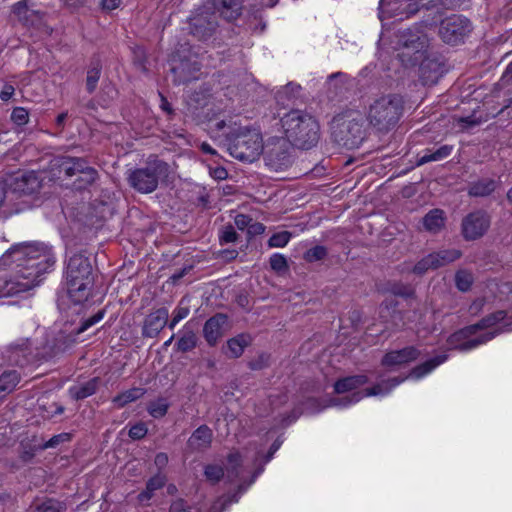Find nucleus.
<instances>
[{"instance_id":"6ab92c4d","label":"nucleus","mask_w":512,"mask_h":512,"mask_svg":"<svg viewBox=\"0 0 512 512\" xmlns=\"http://www.w3.org/2000/svg\"><path fill=\"white\" fill-rule=\"evenodd\" d=\"M41 186L42 180L34 171L21 174L15 178L14 182V190L26 195L38 192Z\"/></svg>"},{"instance_id":"774afa93","label":"nucleus","mask_w":512,"mask_h":512,"mask_svg":"<svg viewBox=\"0 0 512 512\" xmlns=\"http://www.w3.org/2000/svg\"><path fill=\"white\" fill-rule=\"evenodd\" d=\"M484 304V299H477L470 305L469 311L473 314H477L482 310Z\"/></svg>"},{"instance_id":"1a4fd4ad","label":"nucleus","mask_w":512,"mask_h":512,"mask_svg":"<svg viewBox=\"0 0 512 512\" xmlns=\"http://www.w3.org/2000/svg\"><path fill=\"white\" fill-rule=\"evenodd\" d=\"M475 327L476 326L469 325L450 335L447 339L449 348L466 352L487 343L495 337V333L487 332L473 338L477 333Z\"/></svg>"},{"instance_id":"680f3d73","label":"nucleus","mask_w":512,"mask_h":512,"mask_svg":"<svg viewBox=\"0 0 512 512\" xmlns=\"http://www.w3.org/2000/svg\"><path fill=\"white\" fill-rule=\"evenodd\" d=\"M121 0H101V7L104 11H112L119 7Z\"/></svg>"},{"instance_id":"473e14b6","label":"nucleus","mask_w":512,"mask_h":512,"mask_svg":"<svg viewBox=\"0 0 512 512\" xmlns=\"http://www.w3.org/2000/svg\"><path fill=\"white\" fill-rule=\"evenodd\" d=\"M430 254L436 268L448 265L462 256V252L458 249H444Z\"/></svg>"},{"instance_id":"338daca9","label":"nucleus","mask_w":512,"mask_h":512,"mask_svg":"<svg viewBox=\"0 0 512 512\" xmlns=\"http://www.w3.org/2000/svg\"><path fill=\"white\" fill-rule=\"evenodd\" d=\"M154 463L160 469L165 467L167 465V463H168V456H167V454L166 453H158L155 456Z\"/></svg>"},{"instance_id":"4c0bfd02","label":"nucleus","mask_w":512,"mask_h":512,"mask_svg":"<svg viewBox=\"0 0 512 512\" xmlns=\"http://www.w3.org/2000/svg\"><path fill=\"white\" fill-rule=\"evenodd\" d=\"M101 75V65L98 61L92 63L87 71L86 89L88 93H93L97 87Z\"/></svg>"},{"instance_id":"f3484780","label":"nucleus","mask_w":512,"mask_h":512,"mask_svg":"<svg viewBox=\"0 0 512 512\" xmlns=\"http://www.w3.org/2000/svg\"><path fill=\"white\" fill-rule=\"evenodd\" d=\"M440 0H399L392 7L391 11L394 12L395 16H399L402 19L403 16L409 17L418 12L421 8L430 9L434 7Z\"/></svg>"},{"instance_id":"052dcab7","label":"nucleus","mask_w":512,"mask_h":512,"mask_svg":"<svg viewBox=\"0 0 512 512\" xmlns=\"http://www.w3.org/2000/svg\"><path fill=\"white\" fill-rule=\"evenodd\" d=\"M31 0H22V1H19L17 2L14 6H13V11L16 15H18L19 17H26V13H27V9H25V3H30Z\"/></svg>"},{"instance_id":"13d9d810","label":"nucleus","mask_w":512,"mask_h":512,"mask_svg":"<svg viewBox=\"0 0 512 512\" xmlns=\"http://www.w3.org/2000/svg\"><path fill=\"white\" fill-rule=\"evenodd\" d=\"M300 89L301 87L299 85L289 83L282 89L280 95H285L287 97L296 96L299 93Z\"/></svg>"},{"instance_id":"37998d69","label":"nucleus","mask_w":512,"mask_h":512,"mask_svg":"<svg viewBox=\"0 0 512 512\" xmlns=\"http://www.w3.org/2000/svg\"><path fill=\"white\" fill-rule=\"evenodd\" d=\"M196 335L191 332H185L177 342V349L182 352L192 350L196 346Z\"/></svg>"},{"instance_id":"c85d7f7f","label":"nucleus","mask_w":512,"mask_h":512,"mask_svg":"<svg viewBox=\"0 0 512 512\" xmlns=\"http://www.w3.org/2000/svg\"><path fill=\"white\" fill-rule=\"evenodd\" d=\"M447 358L448 356L446 354L437 355L414 367L410 372V376L415 379H420L433 371L437 366L444 363Z\"/></svg>"},{"instance_id":"c9c22d12","label":"nucleus","mask_w":512,"mask_h":512,"mask_svg":"<svg viewBox=\"0 0 512 512\" xmlns=\"http://www.w3.org/2000/svg\"><path fill=\"white\" fill-rule=\"evenodd\" d=\"M20 377L16 371H7L0 376V391L5 396L10 394L17 384L19 383Z\"/></svg>"},{"instance_id":"9b49d317","label":"nucleus","mask_w":512,"mask_h":512,"mask_svg":"<svg viewBox=\"0 0 512 512\" xmlns=\"http://www.w3.org/2000/svg\"><path fill=\"white\" fill-rule=\"evenodd\" d=\"M217 27L215 12L208 7L199 8L189 19L190 33L199 40L212 36Z\"/></svg>"},{"instance_id":"2f4dec72","label":"nucleus","mask_w":512,"mask_h":512,"mask_svg":"<svg viewBox=\"0 0 512 512\" xmlns=\"http://www.w3.org/2000/svg\"><path fill=\"white\" fill-rule=\"evenodd\" d=\"M146 393V389L142 387H133L128 389L112 399V402L119 408H123L127 404L134 402L141 397H143Z\"/></svg>"},{"instance_id":"f8f14e48","label":"nucleus","mask_w":512,"mask_h":512,"mask_svg":"<svg viewBox=\"0 0 512 512\" xmlns=\"http://www.w3.org/2000/svg\"><path fill=\"white\" fill-rule=\"evenodd\" d=\"M490 222V216L483 210L469 213L461 224L464 239L471 241L481 238L489 229Z\"/></svg>"},{"instance_id":"0eeeda50","label":"nucleus","mask_w":512,"mask_h":512,"mask_svg":"<svg viewBox=\"0 0 512 512\" xmlns=\"http://www.w3.org/2000/svg\"><path fill=\"white\" fill-rule=\"evenodd\" d=\"M228 151L238 160L255 161L264 151L261 133L255 129L239 128L229 137Z\"/></svg>"},{"instance_id":"39448f33","label":"nucleus","mask_w":512,"mask_h":512,"mask_svg":"<svg viewBox=\"0 0 512 512\" xmlns=\"http://www.w3.org/2000/svg\"><path fill=\"white\" fill-rule=\"evenodd\" d=\"M332 138L347 149L358 148L365 139L364 119L359 112H349L336 116L331 126Z\"/></svg>"},{"instance_id":"a18cd8bd","label":"nucleus","mask_w":512,"mask_h":512,"mask_svg":"<svg viewBox=\"0 0 512 512\" xmlns=\"http://www.w3.org/2000/svg\"><path fill=\"white\" fill-rule=\"evenodd\" d=\"M327 256V249L322 245H316L308 249L304 254V259L309 262H316L323 260Z\"/></svg>"},{"instance_id":"7c9ffc66","label":"nucleus","mask_w":512,"mask_h":512,"mask_svg":"<svg viewBox=\"0 0 512 512\" xmlns=\"http://www.w3.org/2000/svg\"><path fill=\"white\" fill-rule=\"evenodd\" d=\"M453 150L451 145H443L432 151L427 149L421 157L417 159L416 165L421 166L429 162H436L447 158Z\"/></svg>"},{"instance_id":"bf43d9fd","label":"nucleus","mask_w":512,"mask_h":512,"mask_svg":"<svg viewBox=\"0 0 512 512\" xmlns=\"http://www.w3.org/2000/svg\"><path fill=\"white\" fill-rule=\"evenodd\" d=\"M265 226L262 223L259 222H251L250 226L247 229V233L250 236L260 235L264 233Z\"/></svg>"},{"instance_id":"79ce46f5","label":"nucleus","mask_w":512,"mask_h":512,"mask_svg":"<svg viewBox=\"0 0 512 512\" xmlns=\"http://www.w3.org/2000/svg\"><path fill=\"white\" fill-rule=\"evenodd\" d=\"M204 475L212 483L219 482L224 476V469L220 465L208 464L205 466Z\"/></svg>"},{"instance_id":"e433bc0d","label":"nucleus","mask_w":512,"mask_h":512,"mask_svg":"<svg viewBox=\"0 0 512 512\" xmlns=\"http://www.w3.org/2000/svg\"><path fill=\"white\" fill-rule=\"evenodd\" d=\"M77 176L78 178L74 182V186L77 189H85L96 181L98 173L93 167L87 165V167H85V169Z\"/></svg>"},{"instance_id":"8fccbe9b","label":"nucleus","mask_w":512,"mask_h":512,"mask_svg":"<svg viewBox=\"0 0 512 512\" xmlns=\"http://www.w3.org/2000/svg\"><path fill=\"white\" fill-rule=\"evenodd\" d=\"M104 314H105L104 310H100L93 316L85 319L81 323V325L77 328L76 334H81V333L85 332L86 330H88L93 325L97 324L99 321H101L103 319Z\"/></svg>"},{"instance_id":"49530a36","label":"nucleus","mask_w":512,"mask_h":512,"mask_svg":"<svg viewBox=\"0 0 512 512\" xmlns=\"http://www.w3.org/2000/svg\"><path fill=\"white\" fill-rule=\"evenodd\" d=\"M270 266L277 273H283L288 269L285 256L279 253H275L270 257Z\"/></svg>"},{"instance_id":"bb28decb","label":"nucleus","mask_w":512,"mask_h":512,"mask_svg":"<svg viewBox=\"0 0 512 512\" xmlns=\"http://www.w3.org/2000/svg\"><path fill=\"white\" fill-rule=\"evenodd\" d=\"M250 344L251 337L249 334H239L227 341L226 354L229 358H238Z\"/></svg>"},{"instance_id":"f03ea898","label":"nucleus","mask_w":512,"mask_h":512,"mask_svg":"<svg viewBox=\"0 0 512 512\" xmlns=\"http://www.w3.org/2000/svg\"><path fill=\"white\" fill-rule=\"evenodd\" d=\"M286 141L299 149L308 150L314 147L320 137L317 120L302 110H291L280 118Z\"/></svg>"},{"instance_id":"6e6d98bb","label":"nucleus","mask_w":512,"mask_h":512,"mask_svg":"<svg viewBox=\"0 0 512 512\" xmlns=\"http://www.w3.org/2000/svg\"><path fill=\"white\" fill-rule=\"evenodd\" d=\"M169 512H191V508L184 499L179 498L171 503Z\"/></svg>"},{"instance_id":"4d7b16f0","label":"nucleus","mask_w":512,"mask_h":512,"mask_svg":"<svg viewBox=\"0 0 512 512\" xmlns=\"http://www.w3.org/2000/svg\"><path fill=\"white\" fill-rule=\"evenodd\" d=\"M252 220L253 219L248 215L238 214L234 218V223L239 230H244V229H248Z\"/></svg>"},{"instance_id":"412c9836","label":"nucleus","mask_w":512,"mask_h":512,"mask_svg":"<svg viewBox=\"0 0 512 512\" xmlns=\"http://www.w3.org/2000/svg\"><path fill=\"white\" fill-rule=\"evenodd\" d=\"M227 317L224 314H217L209 318L204 325L203 333L206 341L214 345L222 335V327L226 324Z\"/></svg>"},{"instance_id":"ea45409f","label":"nucleus","mask_w":512,"mask_h":512,"mask_svg":"<svg viewBox=\"0 0 512 512\" xmlns=\"http://www.w3.org/2000/svg\"><path fill=\"white\" fill-rule=\"evenodd\" d=\"M346 80L347 76L342 72L331 74L327 80L328 89L335 95H338L345 88Z\"/></svg>"},{"instance_id":"e2e57ef3","label":"nucleus","mask_w":512,"mask_h":512,"mask_svg":"<svg viewBox=\"0 0 512 512\" xmlns=\"http://www.w3.org/2000/svg\"><path fill=\"white\" fill-rule=\"evenodd\" d=\"M189 312L190 310L188 307L178 306L174 310L173 316L174 318H176V321H181L182 319L186 318L189 315Z\"/></svg>"},{"instance_id":"dca6fc26","label":"nucleus","mask_w":512,"mask_h":512,"mask_svg":"<svg viewBox=\"0 0 512 512\" xmlns=\"http://www.w3.org/2000/svg\"><path fill=\"white\" fill-rule=\"evenodd\" d=\"M504 322L503 326L494 331L495 336L501 332H509L512 331V316H507V312L504 310H499L494 313H491L485 317H483L479 322L473 324V326H476L475 329L478 332L479 330L487 329L490 327L495 326L496 324L500 322Z\"/></svg>"},{"instance_id":"9d476101","label":"nucleus","mask_w":512,"mask_h":512,"mask_svg":"<svg viewBox=\"0 0 512 512\" xmlns=\"http://www.w3.org/2000/svg\"><path fill=\"white\" fill-rule=\"evenodd\" d=\"M404 380H405V378L393 377L391 379L382 381L381 383H378V384H376L375 386H373L371 388H366L364 391L354 392L350 396H346V397H343V398L331 399L329 401L328 406H342V407H346L348 405L357 403L363 397H366V396L386 395L393 388H395L400 383H402Z\"/></svg>"},{"instance_id":"aec40b11","label":"nucleus","mask_w":512,"mask_h":512,"mask_svg":"<svg viewBox=\"0 0 512 512\" xmlns=\"http://www.w3.org/2000/svg\"><path fill=\"white\" fill-rule=\"evenodd\" d=\"M213 432L207 425L199 426L189 437L187 446L193 450H205L211 446Z\"/></svg>"},{"instance_id":"20e7f679","label":"nucleus","mask_w":512,"mask_h":512,"mask_svg":"<svg viewBox=\"0 0 512 512\" xmlns=\"http://www.w3.org/2000/svg\"><path fill=\"white\" fill-rule=\"evenodd\" d=\"M404 99L399 94H385L374 98L368 106L366 119L379 132L394 128L404 112Z\"/></svg>"},{"instance_id":"5701e85b","label":"nucleus","mask_w":512,"mask_h":512,"mask_svg":"<svg viewBox=\"0 0 512 512\" xmlns=\"http://www.w3.org/2000/svg\"><path fill=\"white\" fill-rule=\"evenodd\" d=\"M55 165L58 166L60 172H63L65 176L73 177L79 175L87 167V162L83 158L66 156L56 159Z\"/></svg>"},{"instance_id":"a19ab883","label":"nucleus","mask_w":512,"mask_h":512,"mask_svg":"<svg viewBox=\"0 0 512 512\" xmlns=\"http://www.w3.org/2000/svg\"><path fill=\"white\" fill-rule=\"evenodd\" d=\"M473 280L472 273L467 270H459L455 275V285L462 292H466L471 288Z\"/></svg>"},{"instance_id":"a211bd4d","label":"nucleus","mask_w":512,"mask_h":512,"mask_svg":"<svg viewBox=\"0 0 512 512\" xmlns=\"http://www.w3.org/2000/svg\"><path fill=\"white\" fill-rule=\"evenodd\" d=\"M200 69L201 65L198 61L186 59L179 62L174 61L171 72L175 75L174 82L180 84L195 79V73Z\"/></svg>"},{"instance_id":"4468645a","label":"nucleus","mask_w":512,"mask_h":512,"mask_svg":"<svg viewBox=\"0 0 512 512\" xmlns=\"http://www.w3.org/2000/svg\"><path fill=\"white\" fill-rule=\"evenodd\" d=\"M420 355L421 352L418 348H416L415 346H408L400 350H393L387 352L383 356L381 364L384 367L393 368L415 361L420 357Z\"/></svg>"},{"instance_id":"423d86ee","label":"nucleus","mask_w":512,"mask_h":512,"mask_svg":"<svg viewBox=\"0 0 512 512\" xmlns=\"http://www.w3.org/2000/svg\"><path fill=\"white\" fill-rule=\"evenodd\" d=\"M169 165L158 159L149 158L144 167L131 170L127 180L129 185L139 193L148 194L155 191L161 180L168 177Z\"/></svg>"},{"instance_id":"b1692460","label":"nucleus","mask_w":512,"mask_h":512,"mask_svg":"<svg viewBox=\"0 0 512 512\" xmlns=\"http://www.w3.org/2000/svg\"><path fill=\"white\" fill-rule=\"evenodd\" d=\"M446 222L445 212L442 209H432L422 218L424 229L432 234L439 233L444 227Z\"/></svg>"},{"instance_id":"72a5a7b5","label":"nucleus","mask_w":512,"mask_h":512,"mask_svg":"<svg viewBox=\"0 0 512 512\" xmlns=\"http://www.w3.org/2000/svg\"><path fill=\"white\" fill-rule=\"evenodd\" d=\"M97 382L98 379L93 378L83 385L73 386L70 388V394L77 400L87 398L96 392Z\"/></svg>"},{"instance_id":"864d4df0","label":"nucleus","mask_w":512,"mask_h":512,"mask_svg":"<svg viewBox=\"0 0 512 512\" xmlns=\"http://www.w3.org/2000/svg\"><path fill=\"white\" fill-rule=\"evenodd\" d=\"M11 119L19 126L25 125L29 120V113L23 107H16L12 111Z\"/></svg>"},{"instance_id":"69168bd1","label":"nucleus","mask_w":512,"mask_h":512,"mask_svg":"<svg viewBox=\"0 0 512 512\" xmlns=\"http://www.w3.org/2000/svg\"><path fill=\"white\" fill-rule=\"evenodd\" d=\"M210 174L214 179L218 180H224L228 176L227 170L223 167H216L215 169L211 170Z\"/></svg>"},{"instance_id":"393cba45","label":"nucleus","mask_w":512,"mask_h":512,"mask_svg":"<svg viewBox=\"0 0 512 512\" xmlns=\"http://www.w3.org/2000/svg\"><path fill=\"white\" fill-rule=\"evenodd\" d=\"M496 181L490 178H482L468 186V195L471 197H487L496 190Z\"/></svg>"},{"instance_id":"3c124183","label":"nucleus","mask_w":512,"mask_h":512,"mask_svg":"<svg viewBox=\"0 0 512 512\" xmlns=\"http://www.w3.org/2000/svg\"><path fill=\"white\" fill-rule=\"evenodd\" d=\"M238 239V235L232 225H226L220 232L219 240L221 244L233 243Z\"/></svg>"},{"instance_id":"2eb2a0df","label":"nucleus","mask_w":512,"mask_h":512,"mask_svg":"<svg viewBox=\"0 0 512 512\" xmlns=\"http://www.w3.org/2000/svg\"><path fill=\"white\" fill-rule=\"evenodd\" d=\"M168 316V309L164 307L148 314L143 323L142 335L149 338L156 337L166 326Z\"/></svg>"},{"instance_id":"5fc2aeb1","label":"nucleus","mask_w":512,"mask_h":512,"mask_svg":"<svg viewBox=\"0 0 512 512\" xmlns=\"http://www.w3.org/2000/svg\"><path fill=\"white\" fill-rule=\"evenodd\" d=\"M148 429L146 425L142 422H139L133 425L129 430V437L133 440H140L146 436Z\"/></svg>"},{"instance_id":"f257e3e1","label":"nucleus","mask_w":512,"mask_h":512,"mask_svg":"<svg viewBox=\"0 0 512 512\" xmlns=\"http://www.w3.org/2000/svg\"><path fill=\"white\" fill-rule=\"evenodd\" d=\"M13 260L11 269L0 268V298L27 292L38 286L40 277L55 264V256L47 245L39 242L13 247L8 256Z\"/></svg>"},{"instance_id":"f704fd0d","label":"nucleus","mask_w":512,"mask_h":512,"mask_svg":"<svg viewBox=\"0 0 512 512\" xmlns=\"http://www.w3.org/2000/svg\"><path fill=\"white\" fill-rule=\"evenodd\" d=\"M65 505L55 499H47L32 505L27 512H65Z\"/></svg>"},{"instance_id":"a878e982","label":"nucleus","mask_w":512,"mask_h":512,"mask_svg":"<svg viewBox=\"0 0 512 512\" xmlns=\"http://www.w3.org/2000/svg\"><path fill=\"white\" fill-rule=\"evenodd\" d=\"M368 383L366 375H354L339 379L334 384V390L337 394L353 391Z\"/></svg>"},{"instance_id":"4be33fe9","label":"nucleus","mask_w":512,"mask_h":512,"mask_svg":"<svg viewBox=\"0 0 512 512\" xmlns=\"http://www.w3.org/2000/svg\"><path fill=\"white\" fill-rule=\"evenodd\" d=\"M212 5L228 21L237 19L242 11V0H212Z\"/></svg>"},{"instance_id":"0e129e2a","label":"nucleus","mask_w":512,"mask_h":512,"mask_svg":"<svg viewBox=\"0 0 512 512\" xmlns=\"http://www.w3.org/2000/svg\"><path fill=\"white\" fill-rule=\"evenodd\" d=\"M268 360V357L265 355H261L258 360L251 361L249 363V366L253 370H260L266 366V362Z\"/></svg>"},{"instance_id":"7ed1b4c3","label":"nucleus","mask_w":512,"mask_h":512,"mask_svg":"<svg viewBox=\"0 0 512 512\" xmlns=\"http://www.w3.org/2000/svg\"><path fill=\"white\" fill-rule=\"evenodd\" d=\"M65 281L68 296L75 304H82L89 299L94 286V273L88 256L75 253L68 259Z\"/></svg>"},{"instance_id":"58836bf2","label":"nucleus","mask_w":512,"mask_h":512,"mask_svg":"<svg viewBox=\"0 0 512 512\" xmlns=\"http://www.w3.org/2000/svg\"><path fill=\"white\" fill-rule=\"evenodd\" d=\"M169 403L165 398H158L148 404L147 410L154 418H161L167 414Z\"/></svg>"},{"instance_id":"cd10ccee","label":"nucleus","mask_w":512,"mask_h":512,"mask_svg":"<svg viewBox=\"0 0 512 512\" xmlns=\"http://www.w3.org/2000/svg\"><path fill=\"white\" fill-rule=\"evenodd\" d=\"M441 76L439 65L435 61H423L420 65V77L424 85H434Z\"/></svg>"},{"instance_id":"09e8293b","label":"nucleus","mask_w":512,"mask_h":512,"mask_svg":"<svg viewBox=\"0 0 512 512\" xmlns=\"http://www.w3.org/2000/svg\"><path fill=\"white\" fill-rule=\"evenodd\" d=\"M290 237L291 234L288 231L275 233L268 240V245L270 247H284L289 242Z\"/></svg>"},{"instance_id":"603ef678","label":"nucleus","mask_w":512,"mask_h":512,"mask_svg":"<svg viewBox=\"0 0 512 512\" xmlns=\"http://www.w3.org/2000/svg\"><path fill=\"white\" fill-rule=\"evenodd\" d=\"M71 439V435L69 433H60L58 435H54L51 437L47 442H45L41 449H49V448H56L61 443L68 442Z\"/></svg>"},{"instance_id":"ddd939ff","label":"nucleus","mask_w":512,"mask_h":512,"mask_svg":"<svg viewBox=\"0 0 512 512\" xmlns=\"http://www.w3.org/2000/svg\"><path fill=\"white\" fill-rule=\"evenodd\" d=\"M265 161L266 165L275 171L288 168L292 163L288 142L285 139H277L275 142L268 143L265 150Z\"/></svg>"},{"instance_id":"c756f323","label":"nucleus","mask_w":512,"mask_h":512,"mask_svg":"<svg viewBox=\"0 0 512 512\" xmlns=\"http://www.w3.org/2000/svg\"><path fill=\"white\" fill-rule=\"evenodd\" d=\"M166 476L162 473H157L151 477L146 484V489L139 493L138 500L141 503L148 502L153 497L155 491L161 489L166 484Z\"/></svg>"},{"instance_id":"6e6552de","label":"nucleus","mask_w":512,"mask_h":512,"mask_svg":"<svg viewBox=\"0 0 512 512\" xmlns=\"http://www.w3.org/2000/svg\"><path fill=\"white\" fill-rule=\"evenodd\" d=\"M471 30V23L466 17L453 14L441 20L439 36L445 43L456 45L461 43Z\"/></svg>"},{"instance_id":"de8ad7c7","label":"nucleus","mask_w":512,"mask_h":512,"mask_svg":"<svg viewBox=\"0 0 512 512\" xmlns=\"http://www.w3.org/2000/svg\"><path fill=\"white\" fill-rule=\"evenodd\" d=\"M228 462V473L234 474L235 477L238 476L237 469L242 464V456L238 451H232L227 456Z\"/></svg>"},{"instance_id":"c03bdc74","label":"nucleus","mask_w":512,"mask_h":512,"mask_svg":"<svg viewBox=\"0 0 512 512\" xmlns=\"http://www.w3.org/2000/svg\"><path fill=\"white\" fill-rule=\"evenodd\" d=\"M434 269L437 268L434 264L433 257L431 256V254H428L415 264L412 271L416 275H423L427 271Z\"/></svg>"}]
</instances>
